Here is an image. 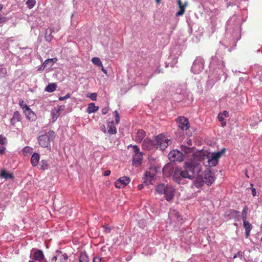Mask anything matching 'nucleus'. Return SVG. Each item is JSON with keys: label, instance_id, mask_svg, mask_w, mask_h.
Listing matches in <instances>:
<instances>
[{"label": "nucleus", "instance_id": "30", "mask_svg": "<svg viewBox=\"0 0 262 262\" xmlns=\"http://www.w3.org/2000/svg\"><path fill=\"white\" fill-rule=\"evenodd\" d=\"M1 176L5 179H13V176L12 173H9L5 170H2Z\"/></svg>", "mask_w": 262, "mask_h": 262}, {"label": "nucleus", "instance_id": "11", "mask_svg": "<svg viewBox=\"0 0 262 262\" xmlns=\"http://www.w3.org/2000/svg\"><path fill=\"white\" fill-rule=\"evenodd\" d=\"M31 254L32 255L33 259L39 262H47L45 258L43 252L38 249H33L31 251Z\"/></svg>", "mask_w": 262, "mask_h": 262}, {"label": "nucleus", "instance_id": "42", "mask_svg": "<svg viewBox=\"0 0 262 262\" xmlns=\"http://www.w3.org/2000/svg\"><path fill=\"white\" fill-rule=\"evenodd\" d=\"M132 147L133 148L134 154L142 153V152L140 151V149L137 145H132L130 144L128 146V147Z\"/></svg>", "mask_w": 262, "mask_h": 262}, {"label": "nucleus", "instance_id": "40", "mask_svg": "<svg viewBox=\"0 0 262 262\" xmlns=\"http://www.w3.org/2000/svg\"><path fill=\"white\" fill-rule=\"evenodd\" d=\"M9 20V18L3 16L0 14V26H3L6 22Z\"/></svg>", "mask_w": 262, "mask_h": 262}, {"label": "nucleus", "instance_id": "55", "mask_svg": "<svg viewBox=\"0 0 262 262\" xmlns=\"http://www.w3.org/2000/svg\"><path fill=\"white\" fill-rule=\"evenodd\" d=\"M220 114H223V116H225L226 117H229V113L226 111H224L223 113H220Z\"/></svg>", "mask_w": 262, "mask_h": 262}, {"label": "nucleus", "instance_id": "54", "mask_svg": "<svg viewBox=\"0 0 262 262\" xmlns=\"http://www.w3.org/2000/svg\"><path fill=\"white\" fill-rule=\"evenodd\" d=\"M147 185V183L145 182H144L143 184H140L138 186V188L139 190H141L143 187L144 185Z\"/></svg>", "mask_w": 262, "mask_h": 262}, {"label": "nucleus", "instance_id": "38", "mask_svg": "<svg viewBox=\"0 0 262 262\" xmlns=\"http://www.w3.org/2000/svg\"><path fill=\"white\" fill-rule=\"evenodd\" d=\"M19 104L20 107L23 109L24 112L26 110H27V108L28 109L29 108H30L23 100H20L19 101Z\"/></svg>", "mask_w": 262, "mask_h": 262}, {"label": "nucleus", "instance_id": "7", "mask_svg": "<svg viewBox=\"0 0 262 262\" xmlns=\"http://www.w3.org/2000/svg\"><path fill=\"white\" fill-rule=\"evenodd\" d=\"M204 69V59L201 57H198L194 61L191 67V72L194 74L200 73Z\"/></svg>", "mask_w": 262, "mask_h": 262}, {"label": "nucleus", "instance_id": "49", "mask_svg": "<svg viewBox=\"0 0 262 262\" xmlns=\"http://www.w3.org/2000/svg\"><path fill=\"white\" fill-rule=\"evenodd\" d=\"M102 258L99 256H95L93 258V262H102Z\"/></svg>", "mask_w": 262, "mask_h": 262}, {"label": "nucleus", "instance_id": "58", "mask_svg": "<svg viewBox=\"0 0 262 262\" xmlns=\"http://www.w3.org/2000/svg\"><path fill=\"white\" fill-rule=\"evenodd\" d=\"M252 194L253 196H255L256 195V189L254 188H252Z\"/></svg>", "mask_w": 262, "mask_h": 262}, {"label": "nucleus", "instance_id": "8", "mask_svg": "<svg viewBox=\"0 0 262 262\" xmlns=\"http://www.w3.org/2000/svg\"><path fill=\"white\" fill-rule=\"evenodd\" d=\"M168 158L171 162H181L184 158V155L182 152L178 150H173L168 154Z\"/></svg>", "mask_w": 262, "mask_h": 262}, {"label": "nucleus", "instance_id": "29", "mask_svg": "<svg viewBox=\"0 0 262 262\" xmlns=\"http://www.w3.org/2000/svg\"><path fill=\"white\" fill-rule=\"evenodd\" d=\"M38 168L41 170L47 169L49 167L48 161L46 160H41L38 163Z\"/></svg>", "mask_w": 262, "mask_h": 262}, {"label": "nucleus", "instance_id": "4", "mask_svg": "<svg viewBox=\"0 0 262 262\" xmlns=\"http://www.w3.org/2000/svg\"><path fill=\"white\" fill-rule=\"evenodd\" d=\"M169 142V139L160 134L157 136L155 141L145 139L143 142V148L145 150H149L156 146L157 148H159L160 150H164L168 146Z\"/></svg>", "mask_w": 262, "mask_h": 262}, {"label": "nucleus", "instance_id": "14", "mask_svg": "<svg viewBox=\"0 0 262 262\" xmlns=\"http://www.w3.org/2000/svg\"><path fill=\"white\" fill-rule=\"evenodd\" d=\"M219 154H215L214 152H212L211 154L210 157L208 158V164L207 166L209 167H214L216 166L218 162L219 159Z\"/></svg>", "mask_w": 262, "mask_h": 262}, {"label": "nucleus", "instance_id": "15", "mask_svg": "<svg viewBox=\"0 0 262 262\" xmlns=\"http://www.w3.org/2000/svg\"><path fill=\"white\" fill-rule=\"evenodd\" d=\"M177 121L179 123V127L183 130H186L190 127L188 119L184 117H179Z\"/></svg>", "mask_w": 262, "mask_h": 262}, {"label": "nucleus", "instance_id": "3", "mask_svg": "<svg viewBox=\"0 0 262 262\" xmlns=\"http://www.w3.org/2000/svg\"><path fill=\"white\" fill-rule=\"evenodd\" d=\"M209 68L212 70V76H209L208 82L212 85L217 80L223 79L225 81L227 78L226 70L223 61L217 56H213L210 63Z\"/></svg>", "mask_w": 262, "mask_h": 262}, {"label": "nucleus", "instance_id": "63", "mask_svg": "<svg viewBox=\"0 0 262 262\" xmlns=\"http://www.w3.org/2000/svg\"><path fill=\"white\" fill-rule=\"evenodd\" d=\"M167 168L166 166H164L163 168V171L165 172Z\"/></svg>", "mask_w": 262, "mask_h": 262}, {"label": "nucleus", "instance_id": "13", "mask_svg": "<svg viewBox=\"0 0 262 262\" xmlns=\"http://www.w3.org/2000/svg\"><path fill=\"white\" fill-rule=\"evenodd\" d=\"M128 177H122L118 179L115 183V186L117 188H122L126 186L130 182Z\"/></svg>", "mask_w": 262, "mask_h": 262}, {"label": "nucleus", "instance_id": "1", "mask_svg": "<svg viewBox=\"0 0 262 262\" xmlns=\"http://www.w3.org/2000/svg\"><path fill=\"white\" fill-rule=\"evenodd\" d=\"M242 23L239 15L234 14L230 17L226 24L225 38L220 41V43L226 47L235 46L241 38Z\"/></svg>", "mask_w": 262, "mask_h": 262}, {"label": "nucleus", "instance_id": "45", "mask_svg": "<svg viewBox=\"0 0 262 262\" xmlns=\"http://www.w3.org/2000/svg\"><path fill=\"white\" fill-rule=\"evenodd\" d=\"M114 113L115 114V122L116 124H119L120 122L119 114L117 111H114Z\"/></svg>", "mask_w": 262, "mask_h": 262}, {"label": "nucleus", "instance_id": "48", "mask_svg": "<svg viewBox=\"0 0 262 262\" xmlns=\"http://www.w3.org/2000/svg\"><path fill=\"white\" fill-rule=\"evenodd\" d=\"M89 97L91 99V100L95 101L97 99V94L95 93H92Z\"/></svg>", "mask_w": 262, "mask_h": 262}, {"label": "nucleus", "instance_id": "21", "mask_svg": "<svg viewBox=\"0 0 262 262\" xmlns=\"http://www.w3.org/2000/svg\"><path fill=\"white\" fill-rule=\"evenodd\" d=\"M21 120V116L19 112L15 111L14 112L13 117L11 119V124L12 125H15L17 122L20 121Z\"/></svg>", "mask_w": 262, "mask_h": 262}, {"label": "nucleus", "instance_id": "33", "mask_svg": "<svg viewBox=\"0 0 262 262\" xmlns=\"http://www.w3.org/2000/svg\"><path fill=\"white\" fill-rule=\"evenodd\" d=\"M79 262H89V257L86 253H81L79 257Z\"/></svg>", "mask_w": 262, "mask_h": 262}, {"label": "nucleus", "instance_id": "37", "mask_svg": "<svg viewBox=\"0 0 262 262\" xmlns=\"http://www.w3.org/2000/svg\"><path fill=\"white\" fill-rule=\"evenodd\" d=\"M218 119L221 122L222 126H224L226 125V120L223 116V114H220L219 113L218 115Z\"/></svg>", "mask_w": 262, "mask_h": 262}, {"label": "nucleus", "instance_id": "53", "mask_svg": "<svg viewBox=\"0 0 262 262\" xmlns=\"http://www.w3.org/2000/svg\"><path fill=\"white\" fill-rule=\"evenodd\" d=\"M6 150L5 147L4 146H0V154H4Z\"/></svg>", "mask_w": 262, "mask_h": 262}, {"label": "nucleus", "instance_id": "17", "mask_svg": "<svg viewBox=\"0 0 262 262\" xmlns=\"http://www.w3.org/2000/svg\"><path fill=\"white\" fill-rule=\"evenodd\" d=\"M146 136V132L143 129H139L135 137L133 138L134 140L138 143H140L144 138Z\"/></svg>", "mask_w": 262, "mask_h": 262}, {"label": "nucleus", "instance_id": "39", "mask_svg": "<svg viewBox=\"0 0 262 262\" xmlns=\"http://www.w3.org/2000/svg\"><path fill=\"white\" fill-rule=\"evenodd\" d=\"M247 210H248V207L247 206H245L244 207L242 212V216L243 221L247 220Z\"/></svg>", "mask_w": 262, "mask_h": 262}, {"label": "nucleus", "instance_id": "50", "mask_svg": "<svg viewBox=\"0 0 262 262\" xmlns=\"http://www.w3.org/2000/svg\"><path fill=\"white\" fill-rule=\"evenodd\" d=\"M108 111H109V108L107 107L103 108L101 111L102 114L103 115H105L108 113Z\"/></svg>", "mask_w": 262, "mask_h": 262}, {"label": "nucleus", "instance_id": "51", "mask_svg": "<svg viewBox=\"0 0 262 262\" xmlns=\"http://www.w3.org/2000/svg\"><path fill=\"white\" fill-rule=\"evenodd\" d=\"M226 150V148H223L222 149V150L220 151H218V152H214L215 154H219V158L221 157V156L222 155L224 154V153L225 152Z\"/></svg>", "mask_w": 262, "mask_h": 262}, {"label": "nucleus", "instance_id": "10", "mask_svg": "<svg viewBox=\"0 0 262 262\" xmlns=\"http://www.w3.org/2000/svg\"><path fill=\"white\" fill-rule=\"evenodd\" d=\"M181 149L182 152L184 153V157L188 158H190L191 160H192V158L194 160L197 158L196 157L198 154L194 153V148L193 147H189L185 145H181Z\"/></svg>", "mask_w": 262, "mask_h": 262}, {"label": "nucleus", "instance_id": "56", "mask_svg": "<svg viewBox=\"0 0 262 262\" xmlns=\"http://www.w3.org/2000/svg\"><path fill=\"white\" fill-rule=\"evenodd\" d=\"M30 150H32V148H31L30 147H25L24 148V152H29L30 151Z\"/></svg>", "mask_w": 262, "mask_h": 262}, {"label": "nucleus", "instance_id": "26", "mask_svg": "<svg viewBox=\"0 0 262 262\" xmlns=\"http://www.w3.org/2000/svg\"><path fill=\"white\" fill-rule=\"evenodd\" d=\"M196 177V179L194 182V184L196 187L200 188L204 185L205 182L201 176L198 175Z\"/></svg>", "mask_w": 262, "mask_h": 262}, {"label": "nucleus", "instance_id": "5", "mask_svg": "<svg viewBox=\"0 0 262 262\" xmlns=\"http://www.w3.org/2000/svg\"><path fill=\"white\" fill-rule=\"evenodd\" d=\"M155 189L158 194H164L168 202H170L174 198L175 189L171 185L160 183L156 186Z\"/></svg>", "mask_w": 262, "mask_h": 262}, {"label": "nucleus", "instance_id": "43", "mask_svg": "<svg viewBox=\"0 0 262 262\" xmlns=\"http://www.w3.org/2000/svg\"><path fill=\"white\" fill-rule=\"evenodd\" d=\"M27 4L28 7L30 9H31L34 6L35 4V1L34 0H28L27 2Z\"/></svg>", "mask_w": 262, "mask_h": 262}, {"label": "nucleus", "instance_id": "57", "mask_svg": "<svg viewBox=\"0 0 262 262\" xmlns=\"http://www.w3.org/2000/svg\"><path fill=\"white\" fill-rule=\"evenodd\" d=\"M111 173V171L110 170H105L104 172V176H108Z\"/></svg>", "mask_w": 262, "mask_h": 262}, {"label": "nucleus", "instance_id": "12", "mask_svg": "<svg viewBox=\"0 0 262 262\" xmlns=\"http://www.w3.org/2000/svg\"><path fill=\"white\" fill-rule=\"evenodd\" d=\"M168 218L171 222L177 221L182 223L183 221L182 217L179 214V212L173 209H171L168 213Z\"/></svg>", "mask_w": 262, "mask_h": 262}, {"label": "nucleus", "instance_id": "28", "mask_svg": "<svg viewBox=\"0 0 262 262\" xmlns=\"http://www.w3.org/2000/svg\"><path fill=\"white\" fill-rule=\"evenodd\" d=\"M60 29V27L58 24L51 25V26L47 29V33L49 32L50 34H52L54 32H57Z\"/></svg>", "mask_w": 262, "mask_h": 262}, {"label": "nucleus", "instance_id": "59", "mask_svg": "<svg viewBox=\"0 0 262 262\" xmlns=\"http://www.w3.org/2000/svg\"><path fill=\"white\" fill-rule=\"evenodd\" d=\"M187 143L188 145H190V146H191L192 145V141L190 140V139H188L187 141Z\"/></svg>", "mask_w": 262, "mask_h": 262}, {"label": "nucleus", "instance_id": "44", "mask_svg": "<svg viewBox=\"0 0 262 262\" xmlns=\"http://www.w3.org/2000/svg\"><path fill=\"white\" fill-rule=\"evenodd\" d=\"M177 61H178L177 58H176V57L173 58H172L171 61L169 63H168V65L166 66V67H167L169 65L171 67H173L177 63Z\"/></svg>", "mask_w": 262, "mask_h": 262}, {"label": "nucleus", "instance_id": "34", "mask_svg": "<svg viewBox=\"0 0 262 262\" xmlns=\"http://www.w3.org/2000/svg\"><path fill=\"white\" fill-rule=\"evenodd\" d=\"M229 213V215L234 218H238L241 216L240 212L235 210H230Z\"/></svg>", "mask_w": 262, "mask_h": 262}, {"label": "nucleus", "instance_id": "47", "mask_svg": "<svg viewBox=\"0 0 262 262\" xmlns=\"http://www.w3.org/2000/svg\"><path fill=\"white\" fill-rule=\"evenodd\" d=\"M7 143V139L3 135H0V144L2 145H5Z\"/></svg>", "mask_w": 262, "mask_h": 262}, {"label": "nucleus", "instance_id": "18", "mask_svg": "<svg viewBox=\"0 0 262 262\" xmlns=\"http://www.w3.org/2000/svg\"><path fill=\"white\" fill-rule=\"evenodd\" d=\"M143 159V153L134 154L133 158V164L136 166L141 165Z\"/></svg>", "mask_w": 262, "mask_h": 262}, {"label": "nucleus", "instance_id": "35", "mask_svg": "<svg viewBox=\"0 0 262 262\" xmlns=\"http://www.w3.org/2000/svg\"><path fill=\"white\" fill-rule=\"evenodd\" d=\"M92 62L98 67H102V63L98 57H93L92 59Z\"/></svg>", "mask_w": 262, "mask_h": 262}, {"label": "nucleus", "instance_id": "36", "mask_svg": "<svg viewBox=\"0 0 262 262\" xmlns=\"http://www.w3.org/2000/svg\"><path fill=\"white\" fill-rule=\"evenodd\" d=\"M159 63L157 61L155 63V67L152 69V70L154 71V74H159L161 72V70L159 69Z\"/></svg>", "mask_w": 262, "mask_h": 262}, {"label": "nucleus", "instance_id": "23", "mask_svg": "<svg viewBox=\"0 0 262 262\" xmlns=\"http://www.w3.org/2000/svg\"><path fill=\"white\" fill-rule=\"evenodd\" d=\"M243 226L245 228V230H246V231H245L246 237L248 238L250 235V231L252 229V226L250 224V223L249 222H248L247 220H243Z\"/></svg>", "mask_w": 262, "mask_h": 262}, {"label": "nucleus", "instance_id": "31", "mask_svg": "<svg viewBox=\"0 0 262 262\" xmlns=\"http://www.w3.org/2000/svg\"><path fill=\"white\" fill-rule=\"evenodd\" d=\"M56 84L54 83L49 84L45 88V91L48 92H53L56 89Z\"/></svg>", "mask_w": 262, "mask_h": 262}, {"label": "nucleus", "instance_id": "24", "mask_svg": "<svg viewBox=\"0 0 262 262\" xmlns=\"http://www.w3.org/2000/svg\"><path fill=\"white\" fill-rule=\"evenodd\" d=\"M40 156L38 153L34 152L31 158V163L33 166H36L38 164Z\"/></svg>", "mask_w": 262, "mask_h": 262}, {"label": "nucleus", "instance_id": "32", "mask_svg": "<svg viewBox=\"0 0 262 262\" xmlns=\"http://www.w3.org/2000/svg\"><path fill=\"white\" fill-rule=\"evenodd\" d=\"M108 132L110 134H116L117 133V129L116 127L113 124V121L108 124Z\"/></svg>", "mask_w": 262, "mask_h": 262}, {"label": "nucleus", "instance_id": "46", "mask_svg": "<svg viewBox=\"0 0 262 262\" xmlns=\"http://www.w3.org/2000/svg\"><path fill=\"white\" fill-rule=\"evenodd\" d=\"M7 74V70L6 68H0V77L2 78L5 77Z\"/></svg>", "mask_w": 262, "mask_h": 262}, {"label": "nucleus", "instance_id": "52", "mask_svg": "<svg viewBox=\"0 0 262 262\" xmlns=\"http://www.w3.org/2000/svg\"><path fill=\"white\" fill-rule=\"evenodd\" d=\"M70 97V94H67L66 96L63 97H60L59 99V100H63L66 99H68Z\"/></svg>", "mask_w": 262, "mask_h": 262}, {"label": "nucleus", "instance_id": "20", "mask_svg": "<svg viewBox=\"0 0 262 262\" xmlns=\"http://www.w3.org/2000/svg\"><path fill=\"white\" fill-rule=\"evenodd\" d=\"M57 61L56 58H49L45 61L43 63V69H49Z\"/></svg>", "mask_w": 262, "mask_h": 262}, {"label": "nucleus", "instance_id": "60", "mask_svg": "<svg viewBox=\"0 0 262 262\" xmlns=\"http://www.w3.org/2000/svg\"><path fill=\"white\" fill-rule=\"evenodd\" d=\"M101 68H101V70H102V71L104 74H105L106 75V74H107V70H105V69L103 68V66H102V67H101Z\"/></svg>", "mask_w": 262, "mask_h": 262}, {"label": "nucleus", "instance_id": "62", "mask_svg": "<svg viewBox=\"0 0 262 262\" xmlns=\"http://www.w3.org/2000/svg\"><path fill=\"white\" fill-rule=\"evenodd\" d=\"M45 69H43V64L41 66V67L40 68H39L38 69V70L40 71V70H43Z\"/></svg>", "mask_w": 262, "mask_h": 262}, {"label": "nucleus", "instance_id": "2", "mask_svg": "<svg viewBox=\"0 0 262 262\" xmlns=\"http://www.w3.org/2000/svg\"><path fill=\"white\" fill-rule=\"evenodd\" d=\"M183 168H176L172 172L170 171L173 181L178 184L181 183L183 179L193 180L201 171L202 166L198 160H191L184 163Z\"/></svg>", "mask_w": 262, "mask_h": 262}, {"label": "nucleus", "instance_id": "61", "mask_svg": "<svg viewBox=\"0 0 262 262\" xmlns=\"http://www.w3.org/2000/svg\"><path fill=\"white\" fill-rule=\"evenodd\" d=\"M105 229L107 232H110L111 231V229L110 227H106Z\"/></svg>", "mask_w": 262, "mask_h": 262}, {"label": "nucleus", "instance_id": "41", "mask_svg": "<svg viewBox=\"0 0 262 262\" xmlns=\"http://www.w3.org/2000/svg\"><path fill=\"white\" fill-rule=\"evenodd\" d=\"M52 38H53V36H52V34H50V33L49 32L48 33H47V30L46 32V34H45L46 40L49 42L51 40Z\"/></svg>", "mask_w": 262, "mask_h": 262}, {"label": "nucleus", "instance_id": "16", "mask_svg": "<svg viewBox=\"0 0 262 262\" xmlns=\"http://www.w3.org/2000/svg\"><path fill=\"white\" fill-rule=\"evenodd\" d=\"M204 180L207 185H210L215 180L213 174L210 173V170L209 168H207L205 171Z\"/></svg>", "mask_w": 262, "mask_h": 262}, {"label": "nucleus", "instance_id": "22", "mask_svg": "<svg viewBox=\"0 0 262 262\" xmlns=\"http://www.w3.org/2000/svg\"><path fill=\"white\" fill-rule=\"evenodd\" d=\"M184 94L182 93V91L178 89L176 90V93L172 95V99L176 102H179L183 99Z\"/></svg>", "mask_w": 262, "mask_h": 262}, {"label": "nucleus", "instance_id": "64", "mask_svg": "<svg viewBox=\"0 0 262 262\" xmlns=\"http://www.w3.org/2000/svg\"><path fill=\"white\" fill-rule=\"evenodd\" d=\"M259 80L262 81V72H261V74H260V75H259Z\"/></svg>", "mask_w": 262, "mask_h": 262}, {"label": "nucleus", "instance_id": "9", "mask_svg": "<svg viewBox=\"0 0 262 262\" xmlns=\"http://www.w3.org/2000/svg\"><path fill=\"white\" fill-rule=\"evenodd\" d=\"M68 255L61 251L56 250L51 258V262H67Z\"/></svg>", "mask_w": 262, "mask_h": 262}, {"label": "nucleus", "instance_id": "6", "mask_svg": "<svg viewBox=\"0 0 262 262\" xmlns=\"http://www.w3.org/2000/svg\"><path fill=\"white\" fill-rule=\"evenodd\" d=\"M55 137V132L50 130L47 134L39 135L37 138L39 144L42 147H48Z\"/></svg>", "mask_w": 262, "mask_h": 262}, {"label": "nucleus", "instance_id": "25", "mask_svg": "<svg viewBox=\"0 0 262 262\" xmlns=\"http://www.w3.org/2000/svg\"><path fill=\"white\" fill-rule=\"evenodd\" d=\"M178 4L179 5L180 10L178 12H177L176 15L177 16L182 15L185 12V7L186 6V3L183 4L181 0H178Z\"/></svg>", "mask_w": 262, "mask_h": 262}, {"label": "nucleus", "instance_id": "27", "mask_svg": "<svg viewBox=\"0 0 262 262\" xmlns=\"http://www.w3.org/2000/svg\"><path fill=\"white\" fill-rule=\"evenodd\" d=\"M99 109L98 106H96L94 103H91L88 105L86 112L89 114H91L97 112Z\"/></svg>", "mask_w": 262, "mask_h": 262}, {"label": "nucleus", "instance_id": "19", "mask_svg": "<svg viewBox=\"0 0 262 262\" xmlns=\"http://www.w3.org/2000/svg\"><path fill=\"white\" fill-rule=\"evenodd\" d=\"M24 113L26 116V118L30 121H33L36 120V116L30 108L26 110Z\"/></svg>", "mask_w": 262, "mask_h": 262}]
</instances>
